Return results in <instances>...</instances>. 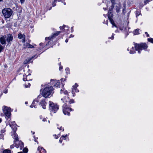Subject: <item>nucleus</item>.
<instances>
[{
	"label": "nucleus",
	"mask_w": 153,
	"mask_h": 153,
	"mask_svg": "<svg viewBox=\"0 0 153 153\" xmlns=\"http://www.w3.org/2000/svg\"><path fill=\"white\" fill-rule=\"evenodd\" d=\"M126 7L125 5H124V6L123 7V13L124 14H125V13H126Z\"/></svg>",
	"instance_id": "nucleus-25"
},
{
	"label": "nucleus",
	"mask_w": 153,
	"mask_h": 153,
	"mask_svg": "<svg viewBox=\"0 0 153 153\" xmlns=\"http://www.w3.org/2000/svg\"><path fill=\"white\" fill-rule=\"evenodd\" d=\"M148 40L149 42L153 43V39L152 38H148Z\"/></svg>",
	"instance_id": "nucleus-31"
},
{
	"label": "nucleus",
	"mask_w": 153,
	"mask_h": 153,
	"mask_svg": "<svg viewBox=\"0 0 153 153\" xmlns=\"http://www.w3.org/2000/svg\"><path fill=\"white\" fill-rule=\"evenodd\" d=\"M120 8L118 7L117 6L116 7V11L117 13H119L120 10Z\"/></svg>",
	"instance_id": "nucleus-29"
},
{
	"label": "nucleus",
	"mask_w": 153,
	"mask_h": 153,
	"mask_svg": "<svg viewBox=\"0 0 153 153\" xmlns=\"http://www.w3.org/2000/svg\"><path fill=\"white\" fill-rule=\"evenodd\" d=\"M6 36L5 35L2 36L0 37V42L1 44L3 45H5L6 44Z\"/></svg>",
	"instance_id": "nucleus-11"
},
{
	"label": "nucleus",
	"mask_w": 153,
	"mask_h": 153,
	"mask_svg": "<svg viewBox=\"0 0 153 153\" xmlns=\"http://www.w3.org/2000/svg\"><path fill=\"white\" fill-rule=\"evenodd\" d=\"M55 136L56 137H55L56 139H57L58 138L57 136L56 135H55Z\"/></svg>",
	"instance_id": "nucleus-63"
},
{
	"label": "nucleus",
	"mask_w": 153,
	"mask_h": 153,
	"mask_svg": "<svg viewBox=\"0 0 153 153\" xmlns=\"http://www.w3.org/2000/svg\"><path fill=\"white\" fill-rule=\"evenodd\" d=\"M61 80L62 82V81L63 82L64 81H65L66 80V79H64L63 78H62L61 79Z\"/></svg>",
	"instance_id": "nucleus-41"
},
{
	"label": "nucleus",
	"mask_w": 153,
	"mask_h": 153,
	"mask_svg": "<svg viewBox=\"0 0 153 153\" xmlns=\"http://www.w3.org/2000/svg\"><path fill=\"white\" fill-rule=\"evenodd\" d=\"M18 141V144L19 146L18 147H16L17 148H18L19 146H20V149H22V147H24V143H23L21 141Z\"/></svg>",
	"instance_id": "nucleus-16"
},
{
	"label": "nucleus",
	"mask_w": 153,
	"mask_h": 153,
	"mask_svg": "<svg viewBox=\"0 0 153 153\" xmlns=\"http://www.w3.org/2000/svg\"><path fill=\"white\" fill-rule=\"evenodd\" d=\"M73 30H73V28L72 27H71V32H73Z\"/></svg>",
	"instance_id": "nucleus-54"
},
{
	"label": "nucleus",
	"mask_w": 153,
	"mask_h": 153,
	"mask_svg": "<svg viewBox=\"0 0 153 153\" xmlns=\"http://www.w3.org/2000/svg\"><path fill=\"white\" fill-rule=\"evenodd\" d=\"M62 69V66H60L59 68V70H61V69Z\"/></svg>",
	"instance_id": "nucleus-50"
},
{
	"label": "nucleus",
	"mask_w": 153,
	"mask_h": 153,
	"mask_svg": "<svg viewBox=\"0 0 153 153\" xmlns=\"http://www.w3.org/2000/svg\"><path fill=\"white\" fill-rule=\"evenodd\" d=\"M78 85L77 83H75L74 85L73 86L72 90H73V91L74 92L75 90V89H76L77 91H79V90L77 89V87Z\"/></svg>",
	"instance_id": "nucleus-15"
},
{
	"label": "nucleus",
	"mask_w": 153,
	"mask_h": 153,
	"mask_svg": "<svg viewBox=\"0 0 153 153\" xmlns=\"http://www.w3.org/2000/svg\"><path fill=\"white\" fill-rule=\"evenodd\" d=\"M33 137H34V138H35V140H34L36 142H37V140L35 138V137L34 136Z\"/></svg>",
	"instance_id": "nucleus-59"
},
{
	"label": "nucleus",
	"mask_w": 153,
	"mask_h": 153,
	"mask_svg": "<svg viewBox=\"0 0 153 153\" xmlns=\"http://www.w3.org/2000/svg\"><path fill=\"white\" fill-rule=\"evenodd\" d=\"M6 41L8 44L7 45H8L9 44L10 45L11 43V42H12L13 39V36L12 34H9L7 35Z\"/></svg>",
	"instance_id": "nucleus-8"
},
{
	"label": "nucleus",
	"mask_w": 153,
	"mask_h": 153,
	"mask_svg": "<svg viewBox=\"0 0 153 153\" xmlns=\"http://www.w3.org/2000/svg\"><path fill=\"white\" fill-rule=\"evenodd\" d=\"M15 122L14 121L12 123H11L10 124V126L12 128H13V126L14 125H16V124H15Z\"/></svg>",
	"instance_id": "nucleus-24"
},
{
	"label": "nucleus",
	"mask_w": 153,
	"mask_h": 153,
	"mask_svg": "<svg viewBox=\"0 0 153 153\" xmlns=\"http://www.w3.org/2000/svg\"><path fill=\"white\" fill-rule=\"evenodd\" d=\"M4 92L6 94L7 93V89H6L4 91Z\"/></svg>",
	"instance_id": "nucleus-42"
},
{
	"label": "nucleus",
	"mask_w": 153,
	"mask_h": 153,
	"mask_svg": "<svg viewBox=\"0 0 153 153\" xmlns=\"http://www.w3.org/2000/svg\"><path fill=\"white\" fill-rule=\"evenodd\" d=\"M66 73L67 74H69L70 69L68 68H67L65 69Z\"/></svg>",
	"instance_id": "nucleus-34"
},
{
	"label": "nucleus",
	"mask_w": 153,
	"mask_h": 153,
	"mask_svg": "<svg viewBox=\"0 0 153 153\" xmlns=\"http://www.w3.org/2000/svg\"><path fill=\"white\" fill-rule=\"evenodd\" d=\"M58 128L60 130H61L62 129V127H61L60 128Z\"/></svg>",
	"instance_id": "nucleus-56"
},
{
	"label": "nucleus",
	"mask_w": 153,
	"mask_h": 153,
	"mask_svg": "<svg viewBox=\"0 0 153 153\" xmlns=\"http://www.w3.org/2000/svg\"><path fill=\"white\" fill-rule=\"evenodd\" d=\"M68 39H66L65 40V42L67 43L68 42Z\"/></svg>",
	"instance_id": "nucleus-57"
},
{
	"label": "nucleus",
	"mask_w": 153,
	"mask_h": 153,
	"mask_svg": "<svg viewBox=\"0 0 153 153\" xmlns=\"http://www.w3.org/2000/svg\"><path fill=\"white\" fill-rule=\"evenodd\" d=\"M54 89L52 86L46 87L42 91V95L45 98L49 97V96H51L54 93Z\"/></svg>",
	"instance_id": "nucleus-1"
},
{
	"label": "nucleus",
	"mask_w": 153,
	"mask_h": 153,
	"mask_svg": "<svg viewBox=\"0 0 153 153\" xmlns=\"http://www.w3.org/2000/svg\"><path fill=\"white\" fill-rule=\"evenodd\" d=\"M68 93V92L67 91H65V92H64V94H67Z\"/></svg>",
	"instance_id": "nucleus-55"
},
{
	"label": "nucleus",
	"mask_w": 153,
	"mask_h": 153,
	"mask_svg": "<svg viewBox=\"0 0 153 153\" xmlns=\"http://www.w3.org/2000/svg\"><path fill=\"white\" fill-rule=\"evenodd\" d=\"M50 42V41H49L48 42V43H47L46 44V45H49V42Z\"/></svg>",
	"instance_id": "nucleus-61"
},
{
	"label": "nucleus",
	"mask_w": 153,
	"mask_h": 153,
	"mask_svg": "<svg viewBox=\"0 0 153 153\" xmlns=\"http://www.w3.org/2000/svg\"><path fill=\"white\" fill-rule=\"evenodd\" d=\"M3 153H11V151L8 149H5L3 152Z\"/></svg>",
	"instance_id": "nucleus-23"
},
{
	"label": "nucleus",
	"mask_w": 153,
	"mask_h": 153,
	"mask_svg": "<svg viewBox=\"0 0 153 153\" xmlns=\"http://www.w3.org/2000/svg\"><path fill=\"white\" fill-rule=\"evenodd\" d=\"M17 129V128H13V131L14 132V133L13 134H12V135L13 136V138L14 139V143H16V145L17 143H16V141H19V139L18 137V135L16 133V131Z\"/></svg>",
	"instance_id": "nucleus-7"
},
{
	"label": "nucleus",
	"mask_w": 153,
	"mask_h": 153,
	"mask_svg": "<svg viewBox=\"0 0 153 153\" xmlns=\"http://www.w3.org/2000/svg\"><path fill=\"white\" fill-rule=\"evenodd\" d=\"M49 109L52 112L55 113L59 109V107L56 104L54 103L51 101H49Z\"/></svg>",
	"instance_id": "nucleus-4"
},
{
	"label": "nucleus",
	"mask_w": 153,
	"mask_h": 153,
	"mask_svg": "<svg viewBox=\"0 0 153 153\" xmlns=\"http://www.w3.org/2000/svg\"><path fill=\"white\" fill-rule=\"evenodd\" d=\"M4 47L2 46L1 44H0V53L4 50Z\"/></svg>",
	"instance_id": "nucleus-26"
},
{
	"label": "nucleus",
	"mask_w": 153,
	"mask_h": 153,
	"mask_svg": "<svg viewBox=\"0 0 153 153\" xmlns=\"http://www.w3.org/2000/svg\"><path fill=\"white\" fill-rule=\"evenodd\" d=\"M25 0H20V1L22 4L24 3Z\"/></svg>",
	"instance_id": "nucleus-44"
},
{
	"label": "nucleus",
	"mask_w": 153,
	"mask_h": 153,
	"mask_svg": "<svg viewBox=\"0 0 153 153\" xmlns=\"http://www.w3.org/2000/svg\"><path fill=\"white\" fill-rule=\"evenodd\" d=\"M61 30H62L63 29L65 31L67 32L68 30V26H66L65 25H63L62 27L60 26V27Z\"/></svg>",
	"instance_id": "nucleus-14"
},
{
	"label": "nucleus",
	"mask_w": 153,
	"mask_h": 153,
	"mask_svg": "<svg viewBox=\"0 0 153 153\" xmlns=\"http://www.w3.org/2000/svg\"><path fill=\"white\" fill-rule=\"evenodd\" d=\"M118 32H119V31H118V30H115V32L116 33Z\"/></svg>",
	"instance_id": "nucleus-62"
},
{
	"label": "nucleus",
	"mask_w": 153,
	"mask_h": 153,
	"mask_svg": "<svg viewBox=\"0 0 153 153\" xmlns=\"http://www.w3.org/2000/svg\"><path fill=\"white\" fill-rule=\"evenodd\" d=\"M108 20H106L105 22V23L108 25Z\"/></svg>",
	"instance_id": "nucleus-53"
},
{
	"label": "nucleus",
	"mask_w": 153,
	"mask_h": 153,
	"mask_svg": "<svg viewBox=\"0 0 153 153\" xmlns=\"http://www.w3.org/2000/svg\"><path fill=\"white\" fill-rule=\"evenodd\" d=\"M63 113L64 114H67L68 116H70V111H73L71 108L68 107L66 104H65L62 106Z\"/></svg>",
	"instance_id": "nucleus-6"
},
{
	"label": "nucleus",
	"mask_w": 153,
	"mask_h": 153,
	"mask_svg": "<svg viewBox=\"0 0 153 153\" xmlns=\"http://www.w3.org/2000/svg\"><path fill=\"white\" fill-rule=\"evenodd\" d=\"M2 13L5 18H10L13 15L12 10L9 8L6 7L2 9Z\"/></svg>",
	"instance_id": "nucleus-2"
},
{
	"label": "nucleus",
	"mask_w": 153,
	"mask_h": 153,
	"mask_svg": "<svg viewBox=\"0 0 153 153\" xmlns=\"http://www.w3.org/2000/svg\"><path fill=\"white\" fill-rule=\"evenodd\" d=\"M111 2L112 4H114V0H111Z\"/></svg>",
	"instance_id": "nucleus-49"
},
{
	"label": "nucleus",
	"mask_w": 153,
	"mask_h": 153,
	"mask_svg": "<svg viewBox=\"0 0 153 153\" xmlns=\"http://www.w3.org/2000/svg\"><path fill=\"white\" fill-rule=\"evenodd\" d=\"M30 83H28V86H26V85H25V87H29L30 86Z\"/></svg>",
	"instance_id": "nucleus-51"
},
{
	"label": "nucleus",
	"mask_w": 153,
	"mask_h": 153,
	"mask_svg": "<svg viewBox=\"0 0 153 153\" xmlns=\"http://www.w3.org/2000/svg\"><path fill=\"white\" fill-rule=\"evenodd\" d=\"M27 76L26 74H24L23 75V80L24 81H28V80L27 79L26 77H27Z\"/></svg>",
	"instance_id": "nucleus-27"
},
{
	"label": "nucleus",
	"mask_w": 153,
	"mask_h": 153,
	"mask_svg": "<svg viewBox=\"0 0 153 153\" xmlns=\"http://www.w3.org/2000/svg\"><path fill=\"white\" fill-rule=\"evenodd\" d=\"M60 33V31H57L56 32V33H54L53 35H51V36L48 37H46L45 38V40H51V39H53V38L57 36Z\"/></svg>",
	"instance_id": "nucleus-10"
},
{
	"label": "nucleus",
	"mask_w": 153,
	"mask_h": 153,
	"mask_svg": "<svg viewBox=\"0 0 153 153\" xmlns=\"http://www.w3.org/2000/svg\"><path fill=\"white\" fill-rule=\"evenodd\" d=\"M149 1L148 0H145V1H144V2L145 3V4H146Z\"/></svg>",
	"instance_id": "nucleus-43"
},
{
	"label": "nucleus",
	"mask_w": 153,
	"mask_h": 153,
	"mask_svg": "<svg viewBox=\"0 0 153 153\" xmlns=\"http://www.w3.org/2000/svg\"><path fill=\"white\" fill-rule=\"evenodd\" d=\"M39 105H41L44 109L46 108V105L47 104L45 99L42 100L39 103Z\"/></svg>",
	"instance_id": "nucleus-12"
},
{
	"label": "nucleus",
	"mask_w": 153,
	"mask_h": 153,
	"mask_svg": "<svg viewBox=\"0 0 153 153\" xmlns=\"http://www.w3.org/2000/svg\"><path fill=\"white\" fill-rule=\"evenodd\" d=\"M74 102V100L72 99V100H71L69 101V103L71 104V103H73Z\"/></svg>",
	"instance_id": "nucleus-36"
},
{
	"label": "nucleus",
	"mask_w": 153,
	"mask_h": 153,
	"mask_svg": "<svg viewBox=\"0 0 153 153\" xmlns=\"http://www.w3.org/2000/svg\"><path fill=\"white\" fill-rule=\"evenodd\" d=\"M114 4H112V5L111 7H110L109 8V10L108 12H111L113 10V8L114 7Z\"/></svg>",
	"instance_id": "nucleus-22"
},
{
	"label": "nucleus",
	"mask_w": 153,
	"mask_h": 153,
	"mask_svg": "<svg viewBox=\"0 0 153 153\" xmlns=\"http://www.w3.org/2000/svg\"><path fill=\"white\" fill-rule=\"evenodd\" d=\"M24 36H25L24 34H22L21 33H19L18 34V37L20 39H21L24 37Z\"/></svg>",
	"instance_id": "nucleus-20"
},
{
	"label": "nucleus",
	"mask_w": 153,
	"mask_h": 153,
	"mask_svg": "<svg viewBox=\"0 0 153 153\" xmlns=\"http://www.w3.org/2000/svg\"><path fill=\"white\" fill-rule=\"evenodd\" d=\"M24 37L22 38V42L23 43H25V36H24Z\"/></svg>",
	"instance_id": "nucleus-35"
},
{
	"label": "nucleus",
	"mask_w": 153,
	"mask_h": 153,
	"mask_svg": "<svg viewBox=\"0 0 153 153\" xmlns=\"http://www.w3.org/2000/svg\"><path fill=\"white\" fill-rule=\"evenodd\" d=\"M51 85H53L54 87L58 88L59 87L60 82L56 80L51 79Z\"/></svg>",
	"instance_id": "nucleus-9"
},
{
	"label": "nucleus",
	"mask_w": 153,
	"mask_h": 153,
	"mask_svg": "<svg viewBox=\"0 0 153 153\" xmlns=\"http://www.w3.org/2000/svg\"><path fill=\"white\" fill-rule=\"evenodd\" d=\"M25 45L28 48H34L33 46L30 44L29 43H26Z\"/></svg>",
	"instance_id": "nucleus-21"
},
{
	"label": "nucleus",
	"mask_w": 153,
	"mask_h": 153,
	"mask_svg": "<svg viewBox=\"0 0 153 153\" xmlns=\"http://www.w3.org/2000/svg\"><path fill=\"white\" fill-rule=\"evenodd\" d=\"M43 149L45 151V149H44L42 147H38V150L39 151L40 150V149Z\"/></svg>",
	"instance_id": "nucleus-39"
},
{
	"label": "nucleus",
	"mask_w": 153,
	"mask_h": 153,
	"mask_svg": "<svg viewBox=\"0 0 153 153\" xmlns=\"http://www.w3.org/2000/svg\"><path fill=\"white\" fill-rule=\"evenodd\" d=\"M4 134H0V139H2L4 140Z\"/></svg>",
	"instance_id": "nucleus-32"
},
{
	"label": "nucleus",
	"mask_w": 153,
	"mask_h": 153,
	"mask_svg": "<svg viewBox=\"0 0 153 153\" xmlns=\"http://www.w3.org/2000/svg\"><path fill=\"white\" fill-rule=\"evenodd\" d=\"M40 46H43V43H41L39 44Z\"/></svg>",
	"instance_id": "nucleus-58"
},
{
	"label": "nucleus",
	"mask_w": 153,
	"mask_h": 153,
	"mask_svg": "<svg viewBox=\"0 0 153 153\" xmlns=\"http://www.w3.org/2000/svg\"><path fill=\"white\" fill-rule=\"evenodd\" d=\"M42 121H46V119L45 118H44L43 119V120H42Z\"/></svg>",
	"instance_id": "nucleus-60"
},
{
	"label": "nucleus",
	"mask_w": 153,
	"mask_h": 153,
	"mask_svg": "<svg viewBox=\"0 0 153 153\" xmlns=\"http://www.w3.org/2000/svg\"><path fill=\"white\" fill-rule=\"evenodd\" d=\"M3 111L6 116V118L8 119L10 118L11 114L10 108L4 106L3 108Z\"/></svg>",
	"instance_id": "nucleus-5"
},
{
	"label": "nucleus",
	"mask_w": 153,
	"mask_h": 153,
	"mask_svg": "<svg viewBox=\"0 0 153 153\" xmlns=\"http://www.w3.org/2000/svg\"><path fill=\"white\" fill-rule=\"evenodd\" d=\"M6 130L4 129L1 130V134H3L5 132Z\"/></svg>",
	"instance_id": "nucleus-37"
},
{
	"label": "nucleus",
	"mask_w": 153,
	"mask_h": 153,
	"mask_svg": "<svg viewBox=\"0 0 153 153\" xmlns=\"http://www.w3.org/2000/svg\"><path fill=\"white\" fill-rule=\"evenodd\" d=\"M145 34H146V36L147 37H148L149 36V34H148V33L147 32H145Z\"/></svg>",
	"instance_id": "nucleus-46"
},
{
	"label": "nucleus",
	"mask_w": 153,
	"mask_h": 153,
	"mask_svg": "<svg viewBox=\"0 0 153 153\" xmlns=\"http://www.w3.org/2000/svg\"><path fill=\"white\" fill-rule=\"evenodd\" d=\"M41 96H39L37 98V99H36L35 100H34L33 101L32 104L30 106V107L31 108H33V107H34L35 108H36V105H35L34 104H35V102H38V101L37 100H39V98H40V97Z\"/></svg>",
	"instance_id": "nucleus-13"
},
{
	"label": "nucleus",
	"mask_w": 153,
	"mask_h": 153,
	"mask_svg": "<svg viewBox=\"0 0 153 153\" xmlns=\"http://www.w3.org/2000/svg\"><path fill=\"white\" fill-rule=\"evenodd\" d=\"M14 147V146L13 145L10 146V148L11 149L13 148Z\"/></svg>",
	"instance_id": "nucleus-47"
},
{
	"label": "nucleus",
	"mask_w": 153,
	"mask_h": 153,
	"mask_svg": "<svg viewBox=\"0 0 153 153\" xmlns=\"http://www.w3.org/2000/svg\"><path fill=\"white\" fill-rule=\"evenodd\" d=\"M129 53H130V54H133L135 53V51H134L131 50L130 51Z\"/></svg>",
	"instance_id": "nucleus-38"
},
{
	"label": "nucleus",
	"mask_w": 153,
	"mask_h": 153,
	"mask_svg": "<svg viewBox=\"0 0 153 153\" xmlns=\"http://www.w3.org/2000/svg\"><path fill=\"white\" fill-rule=\"evenodd\" d=\"M114 34L113 33L112 34V36H111V37H110L109 38L110 39H114Z\"/></svg>",
	"instance_id": "nucleus-40"
},
{
	"label": "nucleus",
	"mask_w": 153,
	"mask_h": 153,
	"mask_svg": "<svg viewBox=\"0 0 153 153\" xmlns=\"http://www.w3.org/2000/svg\"><path fill=\"white\" fill-rule=\"evenodd\" d=\"M139 31L140 32L141 30L140 29H137L134 30L133 33L134 35H137L140 34Z\"/></svg>",
	"instance_id": "nucleus-18"
},
{
	"label": "nucleus",
	"mask_w": 153,
	"mask_h": 153,
	"mask_svg": "<svg viewBox=\"0 0 153 153\" xmlns=\"http://www.w3.org/2000/svg\"><path fill=\"white\" fill-rule=\"evenodd\" d=\"M113 17V14L111 12H108V18L109 19H112Z\"/></svg>",
	"instance_id": "nucleus-17"
},
{
	"label": "nucleus",
	"mask_w": 153,
	"mask_h": 153,
	"mask_svg": "<svg viewBox=\"0 0 153 153\" xmlns=\"http://www.w3.org/2000/svg\"><path fill=\"white\" fill-rule=\"evenodd\" d=\"M148 46L145 43L140 44L135 43L134 44V47L136 51H138V53H140L142 49L146 50L148 48Z\"/></svg>",
	"instance_id": "nucleus-3"
},
{
	"label": "nucleus",
	"mask_w": 153,
	"mask_h": 153,
	"mask_svg": "<svg viewBox=\"0 0 153 153\" xmlns=\"http://www.w3.org/2000/svg\"><path fill=\"white\" fill-rule=\"evenodd\" d=\"M23 151L24 153H27L28 152V149L27 148H24Z\"/></svg>",
	"instance_id": "nucleus-30"
},
{
	"label": "nucleus",
	"mask_w": 153,
	"mask_h": 153,
	"mask_svg": "<svg viewBox=\"0 0 153 153\" xmlns=\"http://www.w3.org/2000/svg\"><path fill=\"white\" fill-rule=\"evenodd\" d=\"M61 137L59 140V142L60 143H62V139H61Z\"/></svg>",
	"instance_id": "nucleus-45"
},
{
	"label": "nucleus",
	"mask_w": 153,
	"mask_h": 153,
	"mask_svg": "<svg viewBox=\"0 0 153 153\" xmlns=\"http://www.w3.org/2000/svg\"><path fill=\"white\" fill-rule=\"evenodd\" d=\"M109 21L111 22V23L112 24V27H113L114 26L116 27H117V26L115 25V23H114V21L112 19H109Z\"/></svg>",
	"instance_id": "nucleus-19"
},
{
	"label": "nucleus",
	"mask_w": 153,
	"mask_h": 153,
	"mask_svg": "<svg viewBox=\"0 0 153 153\" xmlns=\"http://www.w3.org/2000/svg\"><path fill=\"white\" fill-rule=\"evenodd\" d=\"M35 56H32L31 58V59H32Z\"/></svg>",
	"instance_id": "nucleus-64"
},
{
	"label": "nucleus",
	"mask_w": 153,
	"mask_h": 153,
	"mask_svg": "<svg viewBox=\"0 0 153 153\" xmlns=\"http://www.w3.org/2000/svg\"><path fill=\"white\" fill-rule=\"evenodd\" d=\"M67 136V135L66 134V135L65 136H64V135H62V137H61V138L62 137H64V138H65V137H66Z\"/></svg>",
	"instance_id": "nucleus-48"
},
{
	"label": "nucleus",
	"mask_w": 153,
	"mask_h": 153,
	"mask_svg": "<svg viewBox=\"0 0 153 153\" xmlns=\"http://www.w3.org/2000/svg\"><path fill=\"white\" fill-rule=\"evenodd\" d=\"M74 37V35L71 34L69 37V38L73 37Z\"/></svg>",
	"instance_id": "nucleus-52"
},
{
	"label": "nucleus",
	"mask_w": 153,
	"mask_h": 153,
	"mask_svg": "<svg viewBox=\"0 0 153 153\" xmlns=\"http://www.w3.org/2000/svg\"><path fill=\"white\" fill-rule=\"evenodd\" d=\"M136 17H137L139 15H140V12L139 11H136Z\"/></svg>",
	"instance_id": "nucleus-28"
},
{
	"label": "nucleus",
	"mask_w": 153,
	"mask_h": 153,
	"mask_svg": "<svg viewBox=\"0 0 153 153\" xmlns=\"http://www.w3.org/2000/svg\"><path fill=\"white\" fill-rule=\"evenodd\" d=\"M79 92V91H77L76 89H75V91H74V92L73 91V90H72V94H73V96H74V95L75 94V92Z\"/></svg>",
	"instance_id": "nucleus-33"
}]
</instances>
